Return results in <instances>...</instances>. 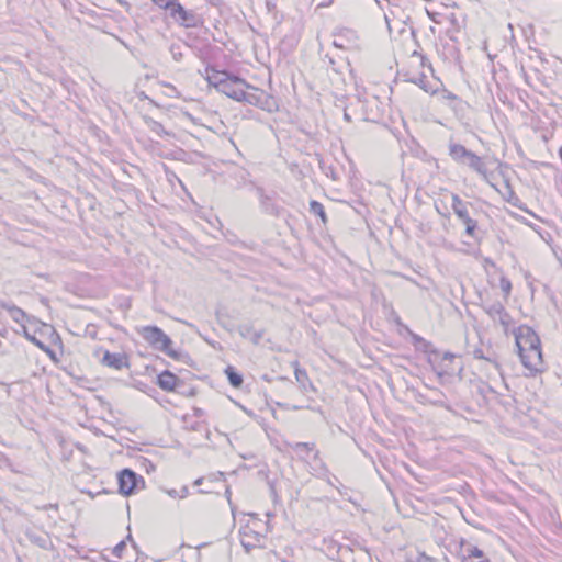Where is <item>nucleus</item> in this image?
<instances>
[{
	"mask_svg": "<svg viewBox=\"0 0 562 562\" xmlns=\"http://www.w3.org/2000/svg\"><path fill=\"white\" fill-rule=\"evenodd\" d=\"M218 91L233 100L246 102L268 112H273L278 109L277 101L272 95L236 76H229L221 85Z\"/></svg>",
	"mask_w": 562,
	"mask_h": 562,
	"instance_id": "f257e3e1",
	"label": "nucleus"
},
{
	"mask_svg": "<svg viewBox=\"0 0 562 562\" xmlns=\"http://www.w3.org/2000/svg\"><path fill=\"white\" fill-rule=\"evenodd\" d=\"M514 336L522 366L531 373L542 371V350L537 333L531 327L521 325L514 330Z\"/></svg>",
	"mask_w": 562,
	"mask_h": 562,
	"instance_id": "f03ea898",
	"label": "nucleus"
},
{
	"mask_svg": "<svg viewBox=\"0 0 562 562\" xmlns=\"http://www.w3.org/2000/svg\"><path fill=\"white\" fill-rule=\"evenodd\" d=\"M449 156L459 165H465L472 170L487 179V168L485 162L475 153L467 149L463 145L453 142L449 143Z\"/></svg>",
	"mask_w": 562,
	"mask_h": 562,
	"instance_id": "7ed1b4c3",
	"label": "nucleus"
},
{
	"mask_svg": "<svg viewBox=\"0 0 562 562\" xmlns=\"http://www.w3.org/2000/svg\"><path fill=\"white\" fill-rule=\"evenodd\" d=\"M142 337L156 350L166 353L168 357L180 360L182 352L171 348L172 340L164 330L157 326H145L143 327Z\"/></svg>",
	"mask_w": 562,
	"mask_h": 562,
	"instance_id": "20e7f679",
	"label": "nucleus"
},
{
	"mask_svg": "<svg viewBox=\"0 0 562 562\" xmlns=\"http://www.w3.org/2000/svg\"><path fill=\"white\" fill-rule=\"evenodd\" d=\"M117 482L120 493L125 496L134 494L145 485L144 477L128 468L119 472Z\"/></svg>",
	"mask_w": 562,
	"mask_h": 562,
	"instance_id": "39448f33",
	"label": "nucleus"
},
{
	"mask_svg": "<svg viewBox=\"0 0 562 562\" xmlns=\"http://www.w3.org/2000/svg\"><path fill=\"white\" fill-rule=\"evenodd\" d=\"M169 16L186 29L198 27L203 23V19L200 14L195 13L193 10L184 9L179 2L173 5Z\"/></svg>",
	"mask_w": 562,
	"mask_h": 562,
	"instance_id": "423d86ee",
	"label": "nucleus"
},
{
	"mask_svg": "<svg viewBox=\"0 0 562 562\" xmlns=\"http://www.w3.org/2000/svg\"><path fill=\"white\" fill-rule=\"evenodd\" d=\"M487 315L494 321L498 322L504 331L507 333L513 324L512 316L507 313L505 307L499 302H494L485 307Z\"/></svg>",
	"mask_w": 562,
	"mask_h": 562,
	"instance_id": "0eeeda50",
	"label": "nucleus"
},
{
	"mask_svg": "<svg viewBox=\"0 0 562 562\" xmlns=\"http://www.w3.org/2000/svg\"><path fill=\"white\" fill-rule=\"evenodd\" d=\"M101 363L115 370L130 367L128 358L124 352H110L109 350L104 351Z\"/></svg>",
	"mask_w": 562,
	"mask_h": 562,
	"instance_id": "6e6552de",
	"label": "nucleus"
},
{
	"mask_svg": "<svg viewBox=\"0 0 562 562\" xmlns=\"http://www.w3.org/2000/svg\"><path fill=\"white\" fill-rule=\"evenodd\" d=\"M292 366L294 368L295 380L299 383L301 391L303 393H307L310 391L315 392L316 389L314 387L312 381L310 380L306 370L300 367L299 361L292 362Z\"/></svg>",
	"mask_w": 562,
	"mask_h": 562,
	"instance_id": "1a4fd4ad",
	"label": "nucleus"
},
{
	"mask_svg": "<svg viewBox=\"0 0 562 562\" xmlns=\"http://www.w3.org/2000/svg\"><path fill=\"white\" fill-rule=\"evenodd\" d=\"M180 382L179 378L169 370L162 371L157 376V385L167 392L175 391L177 384Z\"/></svg>",
	"mask_w": 562,
	"mask_h": 562,
	"instance_id": "9d476101",
	"label": "nucleus"
},
{
	"mask_svg": "<svg viewBox=\"0 0 562 562\" xmlns=\"http://www.w3.org/2000/svg\"><path fill=\"white\" fill-rule=\"evenodd\" d=\"M258 193L262 212L277 217L280 216L282 209L278 206L270 196L265 194L262 189H258Z\"/></svg>",
	"mask_w": 562,
	"mask_h": 562,
	"instance_id": "9b49d317",
	"label": "nucleus"
},
{
	"mask_svg": "<svg viewBox=\"0 0 562 562\" xmlns=\"http://www.w3.org/2000/svg\"><path fill=\"white\" fill-rule=\"evenodd\" d=\"M0 307L5 310L9 313L12 321L22 325V327L24 326L23 323L27 319L29 316L22 308H20L19 306H16L12 303L5 302L1 299H0Z\"/></svg>",
	"mask_w": 562,
	"mask_h": 562,
	"instance_id": "f8f14e48",
	"label": "nucleus"
},
{
	"mask_svg": "<svg viewBox=\"0 0 562 562\" xmlns=\"http://www.w3.org/2000/svg\"><path fill=\"white\" fill-rule=\"evenodd\" d=\"M239 335L249 339L254 345H258L263 337V329L256 330L251 324H240L237 328Z\"/></svg>",
	"mask_w": 562,
	"mask_h": 562,
	"instance_id": "ddd939ff",
	"label": "nucleus"
},
{
	"mask_svg": "<svg viewBox=\"0 0 562 562\" xmlns=\"http://www.w3.org/2000/svg\"><path fill=\"white\" fill-rule=\"evenodd\" d=\"M231 75L226 71H220L214 68H206V79L210 85L214 86L217 90L221 88V85L227 80Z\"/></svg>",
	"mask_w": 562,
	"mask_h": 562,
	"instance_id": "4468645a",
	"label": "nucleus"
},
{
	"mask_svg": "<svg viewBox=\"0 0 562 562\" xmlns=\"http://www.w3.org/2000/svg\"><path fill=\"white\" fill-rule=\"evenodd\" d=\"M451 200H452V210L460 221L470 215L469 210H468V206H469L468 202H464L458 194H454V193H452Z\"/></svg>",
	"mask_w": 562,
	"mask_h": 562,
	"instance_id": "2eb2a0df",
	"label": "nucleus"
},
{
	"mask_svg": "<svg viewBox=\"0 0 562 562\" xmlns=\"http://www.w3.org/2000/svg\"><path fill=\"white\" fill-rule=\"evenodd\" d=\"M288 446L297 454L301 452H314V460L319 459V451L315 449V443L313 442H292L288 443Z\"/></svg>",
	"mask_w": 562,
	"mask_h": 562,
	"instance_id": "dca6fc26",
	"label": "nucleus"
},
{
	"mask_svg": "<svg viewBox=\"0 0 562 562\" xmlns=\"http://www.w3.org/2000/svg\"><path fill=\"white\" fill-rule=\"evenodd\" d=\"M225 374L227 376V380L229 382V384L233 386V387H240L243 382H244V379H243V375L232 366H228L226 369H225Z\"/></svg>",
	"mask_w": 562,
	"mask_h": 562,
	"instance_id": "f3484780",
	"label": "nucleus"
},
{
	"mask_svg": "<svg viewBox=\"0 0 562 562\" xmlns=\"http://www.w3.org/2000/svg\"><path fill=\"white\" fill-rule=\"evenodd\" d=\"M461 222L465 226V234L479 240L480 229L477 227V222L470 215L467 216L465 218H462Z\"/></svg>",
	"mask_w": 562,
	"mask_h": 562,
	"instance_id": "a211bd4d",
	"label": "nucleus"
},
{
	"mask_svg": "<svg viewBox=\"0 0 562 562\" xmlns=\"http://www.w3.org/2000/svg\"><path fill=\"white\" fill-rule=\"evenodd\" d=\"M145 123L147 124L148 128L156 135H158L160 137L164 135H168L164 125L160 122H158L151 117H145Z\"/></svg>",
	"mask_w": 562,
	"mask_h": 562,
	"instance_id": "6ab92c4d",
	"label": "nucleus"
},
{
	"mask_svg": "<svg viewBox=\"0 0 562 562\" xmlns=\"http://www.w3.org/2000/svg\"><path fill=\"white\" fill-rule=\"evenodd\" d=\"M310 212L318 217H321L322 222L325 224L327 222V216L325 213L324 205L315 200L310 202Z\"/></svg>",
	"mask_w": 562,
	"mask_h": 562,
	"instance_id": "aec40b11",
	"label": "nucleus"
},
{
	"mask_svg": "<svg viewBox=\"0 0 562 562\" xmlns=\"http://www.w3.org/2000/svg\"><path fill=\"white\" fill-rule=\"evenodd\" d=\"M23 331H24V337L31 341L32 344H34L36 347H38L41 350L49 353V355H53L50 349L44 344L42 342L41 340H38L34 335H31L29 334V331L26 330V327L23 326Z\"/></svg>",
	"mask_w": 562,
	"mask_h": 562,
	"instance_id": "412c9836",
	"label": "nucleus"
},
{
	"mask_svg": "<svg viewBox=\"0 0 562 562\" xmlns=\"http://www.w3.org/2000/svg\"><path fill=\"white\" fill-rule=\"evenodd\" d=\"M407 81H411L417 86H419L424 91L426 92H431L434 93L435 90H431L428 86H427V77L425 74H420L418 75L417 77H412V78H408Z\"/></svg>",
	"mask_w": 562,
	"mask_h": 562,
	"instance_id": "4be33fe9",
	"label": "nucleus"
},
{
	"mask_svg": "<svg viewBox=\"0 0 562 562\" xmlns=\"http://www.w3.org/2000/svg\"><path fill=\"white\" fill-rule=\"evenodd\" d=\"M334 548H336L337 560L339 561L347 560L352 553V550L349 546L334 544Z\"/></svg>",
	"mask_w": 562,
	"mask_h": 562,
	"instance_id": "5701e85b",
	"label": "nucleus"
},
{
	"mask_svg": "<svg viewBox=\"0 0 562 562\" xmlns=\"http://www.w3.org/2000/svg\"><path fill=\"white\" fill-rule=\"evenodd\" d=\"M499 288L504 293L505 297H508L512 292V282L505 276H502L499 279Z\"/></svg>",
	"mask_w": 562,
	"mask_h": 562,
	"instance_id": "b1692460",
	"label": "nucleus"
},
{
	"mask_svg": "<svg viewBox=\"0 0 562 562\" xmlns=\"http://www.w3.org/2000/svg\"><path fill=\"white\" fill-rule=\"evenodd\" d=\"M159 8L167 10L169 13L171 12V9L173 5H176V0H151Z\"/></svg>",
	"mask_w": 562,
	"mask_h": 562,
	"instance_id": "393cba45",
	"label": "nucleus"
},
{
	"mask_svg": "<svg viewBox=\"0 0 562 562\" xmlns=\"http://www.w3.org/2000/svg\"><path fill=\"white\" fill-rule=\"evenodd\" d=\"M409 562H435V559L425 552H417L415 555H411Z\"/></svg>",
	"mask_w": 562,
	"mask_h": 562,
	"instance_id": "a878e982",
	"label": "nucleus"
},
{
	"mask_svg": "<svg viewBox=\"0 0 562 562\" xmlns=\"http://www.w3.org/2000/svg\"><path fill=\"white\" fill-rule=\"evenodd\" d=\"M456 359V356L453 353H450V352H446L443 356H442V366L445 367L443 370L446 373H452L454 371L453 368H449L448 364H446V362H452L453 360Z\"/></svg>",
	"mask_w": 562,
	"mask_h": 562,
	"instance_id": "bb28decb",
	"label": "nucleus"
},
{
	"mask_svg": "<svg viewBox=\"0 0 562 562\" xmlns=\"http://www.w3.org/2000/svg\"><path fill=\"white\" fill-rule=\"evenodd\" d=\"M169 50H170V53H171V55H172V57H173V59H175L176 61H180V60L182 59L183 54H182V52H181V46H180V45H178V44H172V45L170 46Z\"/></svg>",
	"mask_w": 562,
	"mask_h": 562,
	"instance_id": "cd10ccee",
	"label": "nucleus"
},
{
	"mask_svg": "<svg viewBox=\"0 0 562 562\" xmlns=\"http://www.w3.org/2000/svg\"><path fill=\"white\" fill-rule=\"evenodd\" d=\"M126 548V542L124 540L120 541L112 550V553L116 557V558H122L123 557V551L125 550Z\"/></svg>",
	"mask_w": 562,
	"mask_h": 562,
	"instance_id": "c85d7f7f",
	"label": "nucleus"
},
{
	"mask_svg": "<svg viewBox=\"0 0 562 562\" xmlns=\"http://www.w3.org/2000/svg\"><path fill=\"white\" fill-rule=\"evenodd\" d=\"M484 552L483 550L479 549L477 547H472L468 549V559L469 558H483Z\"/></svg>",
	"mask_w": 562,
	"mask_h": 562,
	"instance_id": "c756f323",
	"label": "nucleus"
},
{
	"mask_svg": "<svg viewBox=\"0 0 562 562\" xmlns=\"http://www.w3.org/2000/svg\"><path fill=\"white\" fill-rule=\"evenodd\" d=\"M441 94H442V99H445V100H448V101L458 100V97L454 93H452L451 91H448L446 89L441 92Z\"/></svg>",
	"mask_w": 562,
	"mask_h": 562,
	"instance_id": "7c9ffc66",
	"label": "nucleus"
},
{
	"mask_svg": "<svg viewBox=\"0 0 562 562\" xmlns=\"http://www.w3.org/2000/svg\"><path fill=\"white\" fill-rule=\"evenodd\" d=\"M474 357H475L476 359H485V360H487V361L492 362L496 368L498 367L497 362L492 361L490 358L484 357L483 351H482V350H480V349H477V350H475V351H474Z\"/></svg>",
	"mask_w": 562,
	"mask_h": 562,
	"instance_id": "2f4dec72",
	"label": "nucleus"
},
{
	"mask_svg": "<svg viewBox=\"0 0 562 562\" xmlns=\"http://www.w3.org/2000/svg\"><path fill=\"white\" fill-rule=\"evenodd\" d=\"M483 266L485 268V270H487V267H493V268H496L495 263L493 260H491L490 258H484L483 259Z\"/></svg>",
	"mask_w": 562,
	"mask_h": 562,
	"instance_id": "473e14b6",
	"label": "nucleus"
},
{
	"mask_svg": "<svg viewBox=\"0 0 562 562\" xmlns=\"http://www.w3.org/2000/svg\"><path fill=\"white\" fill-rule=\"evenodd\" d=\"M552 250L557 259L562 262V248H558V250L555 248H552Z\"/></svg>",
	"mask_w": 562,
	"mask_h": 562,
	"instance_id": "72a5a7b5",
	"label": "nucleus"
},
{
	"mask_svg": "<svg viewBox=\"0 0 562 562\" xmlns=\"http://www.w3.org/2000/svg\"><path fill=\"white\" fill-rule=\"evenodd\" d=\"M188 494H189L188 487L187 486H182L181 491H180L179 497L184 498L186 496H188Z\"/></svg>",
	"mask_w": 562,
	"mask_h": 562,
	"instance_id": "f704fd0d",
	"label": "nucleus"
},
{
	"mask_svg": "<svg viewBox=\"0 0 562 562\" xmlns=\"http://www.w3.org/2000/svg\"><path fill=\"white\" fill-rule=\"evenodd\" d=\"M303 408H308V406H303V405H293L291 407L292 411H300V409H303Z\"/></svg>",
	"mask_w": 562,
	"mask_h": 562,
	"instance_id": "c9c22d12",
	"label": "nucleus"
},
{
	"mask_svg": "<svg viewBox=\"0 0 562 562\" xmlns=\"http://www.w3.org/2000/svg\"><path fill=\"white\" fill-rule=\"evenodd\" d=\"M168 494L172 497H177L180 495V493L177 490H170L168 491Z\"/></svg>",
	"mask_w": 562,
	"mask_h": 562,
	"instance_id": "e433bc0d",
	"label": "nucleus"
},
{
	"mask_svg": "<svg viewBox=\"0 0 562 562\" xmlns=\"http://www.w3.org/2000/svg\"><path fill=\"white\" fill-rule=\"evenodd\" d=\"M203 480H204V477H199V479H196V480L194 481V483H193V484H194L195 486H199V485H201V484H202Z\"/></svg>",
	"mask_w": 562,
	"mask_h": 562,
	"instance_id": "4c0bfd02",
	"label": "nucleus"
},
{
	"mask_svg": "<svg viewBox=\"0 0 562 562\" xmlns=\"http://www.w3.org/2000/svg\"><path fill=\"white\" fill-rule=\"evenodd\" d=\"M45 541H46L45 539H43V540H38V544H40L42 548H45Z\"/></svg>",
	"mask_w": 562,
	"mask_h": 562,
	"instance_id": "58836bf2",
	"label": "nucleus"
},
{
	"mask_svg": "<svg viewBox=\"0 0 562 562\" xmlns=\"http://www.w3.org/2000/svg\"><path fill=\"white\" fill-rule=\"evenodd\" d=\"M451 22H452L453 24H456V23H457V18L454 16V14H452V15H451Z\"/></svg>",
	"mask_w": 562,
	"mask_h": 562,
	"instance_id": "ea45409f",
	"label": "nucleus"
},
{
	"mask_svg": "<svg viewBox=\"0 0 562 562\" xmlns=\"http://www.w3.org/2000/svg\"><path fill=\"white\" fill-rule=\"evenodd\" d=\"M344 116H345V119H346L347 121H350V116H349V114H348L347 112H345V115H344Z\"/></svg>",
	"mask_w": 562,
	"mask_h": 562,
	"instance_id": "a19ab883",
	"label": "nucleus"
},
{
	"mask_svg": "<svg viewBox=\"0 0 562 562\" xmlns=\"http://www.w3.org/2000/svg\"><path fill=\"white\" fill-rule=\"evenodd\" d=\"M199 493L204 494V493H207V492L204 491V490H200Z\"/></svg>",
	"mask_w": 562,
	"mask_h": 562,
	"instance_id": "79ce46f5",
	"label": "nucleus"
},
{
	"mask_svg": "<svg viewBox=\"0 0 562 562\" xmlns=\"http://www.w3.org/2000/svg\"><path fill=\"white\" fill-rule=\"evenodd\" d=\"M243 546L248 550L247 543L243 542Z\"/></svg>",
	"mask_w": 562,
	"mask_h": 562,
	"instance_id": "37998d69",
	"label": "nucleus"
}]
</instances>
